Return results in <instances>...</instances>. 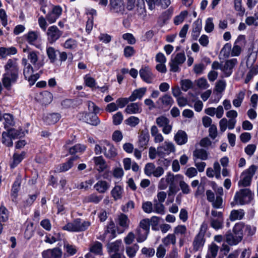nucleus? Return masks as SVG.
I'll return each mask as SVG.
<instances>
[{"label": "nucleus", "mask_w": 258, "mask_h": 258, "mask_svg": "<svg viewBox=\"0 0 258 258\" xmlns=\"http://www.w3.org/2000/svg\"><path fill=\"white\" fill-rule=\"evenodd\" d=\"M17 60L16 58L9 59L4 66L5 73L3 75L2 81L4 88L8 91L19 79L20 71Z\"/></svg>", "instance_id": "nucleus-1"}, {"label": "nucleus", "mask_w": 258, "mask_h": 258, "mask_svg": "<svg viewBox=\"0 0 258 258\" xmlns=\"http://www.w3.org/2000/svg\"><path fill=\"white\" fill-rule=\"evenodd\" d=\"M136 0H127L126 9L132 11L135 7ZM110 10L112 13L123 15L125 11L124 0H109Z\"/></svg>", "instance_id": "nucleus-2"}, {"label": "nucleus", "mask_w": 258, "mask_h": 258, "mask_svg": "<svg viewBox=\"0 0 258 258\" xmlns=\"http://www.w3.org/2000/svg\"><path fill=\"white\" fill-rule=\"evenodd\" d=\"M224 218L223 213L215 210H212L210 218V226L214 229L218 230L224 228Z\"/></svg>", "instance_id": "nucleus-3"}, {"label": "nucleus", "mask_w": 258, "mask_h": 258, "mask_svg": "<svg viewBox=\"0 0 258 258\" xmlns=\"http://www.w3.org/2000/svg\"><path fill=\"white\" fill-rule=\"evenodd\" d=\"M98 113L95 112H82L80 113L79 116L80 120L92 125H97L100 123V120L97 115Z\"/></svg>", "instance_id": "nucleus-4"}, {"label": "nucleus", "mask_w": 258, "mask_h": 258, "mask_svg": "<svg viewBox=\"0 0 258 258\" xmlns=\"http://www.w3.org/2000/svg\"><path fill=\"white\" fill-rule=\"evenodd\" d=\"M63 32L60 30L56 26L49 27L47 31V40L50 44L56 42L62 35Z\"/></svg>", "instance_id": "nucleus-5"}, {"label": "nucleus", "mask_w": 258, "mask_h": 258, "mask_svg": "<svg viewBox=\"0 0 258 258\" xmlns=\"http://www.w3.org/2000/svg\"><path fill=\"white\" fill-rule=\"evenodd\" d=\"M179 175L174 176L171 172L168 173V180L169 182V191L168 194H176L179 190L180 180L178 177Z\"/></svg>", "instance_id": "nucleus-6"}, {"label": "nucleus", "mask_w": 258, "mask_h": 258, "mask_svg": "<svg viewBox=\"0 0 258 258\" xmlns=\"http://www.w3.org/2000/svg\"><path fill=\"white\" fill-rule=\"evenodd\" d=\"M241 179L238 181V185L240 187H243L240 189L239 191H236L235 194H252V191L249 188H245V187L249 186L251 182L252 178L246 174H243L242 172Z\"/></svg>", "instance_id": "nucleus-7"}, {"label": "nucleus", "mask_w": 258, "mask_h": 258, "mask_svg": "<svg viewBox=\"0 0 258 258\" xmlns=\"http://www.w3.org/2000/svg\"><path fill=\"white\" fill-rule=\"evenodd\" d=\"M158 156L159 157H165L169 155L171 153L175 151L174 144L171 142H165L164 144L157 148Z\"/></svg>", "instance_id": "nucleus-8"}, {"label": "nucleus", "mask_w": 258, "mask_h": 258, "mask_svg": "<svg viewBox=\"0 0 258 258\" xmlns=\"http://www.w3.org/2000/svg\"><path fill=\"white\" fill-rule=\"evenodd\" d=\"M62 13V8L59 6L53 7L52 9L46 15V19L50 23H54Z\"/></svg>", "instance_id": "nucleus-9"}, {"label": "nucleus", "mask_w": 258, "mask_h": 258, "mask_svg": "<svg viewBox=\"0 0 258 258\" xmlns=\"http://www.w3.org/2000/svg\"><path fill=\"white\" fill-rule=\"evenodd\" d=\"M140 76L146 83L151 84L155 76L148 66L142 67L139 71Z\"/></svg>", "instance_id": "nucleus-10"}, {"label": "nucleus", "mask_w": 258, "mask_h": 258, "mask_svg": "<svg viewBox=\"0 0 258 258\" xmlns=\"http://www.w3.org/2000/svg\"><path fill=\"white\" fill-rule=\"evenodd\" d=\"M252 195H235L234 202L231 203L232 206L234 205H243L248 204L253 200Z\"/></svg>", "instance_id": "nucleus-11"}, {"label": "nucleus", "mask_w": 258, "mask_h": 258, "mask_svg": "<svg viewBox=\"0 0 258 258\" xmlns=\"http://www.w3.org/2000/svg\"><path fill=\"white\" fill-rule=\"evenodd\" d=\"M29 47L27 46L26 48L23 49L24 52H28V58L30 60V62L34 66V67L37 69V70L40 69L42 67L44 63L38 61V51H29Z\"/></svg>", "instance_id": "nucleus-12"}, {"label": "nucleus", "mask_w": 258, "mask_h": 258, "mask_svg": "<svg viewBox=\"0 0 258 258\" xmlns=\"http://www.w3.org/2000/svg\"><path fill=\"white\" fill-rule=\"evenodd\" d=\"M116 227L113 221H111L106 226L104 233V238L109 241L116 236Z\"/></svg>", "instance_id": "nucleus-13"}, {"label": "nucleus", "mask_w": 258, "mask_h": 258, "mask_svg": "<svg viewBox=\"0 0 258 258\" xmlns=\"http://www.w3.org/2000/svg\"><path fill=\"white\" fill-rule=\"evenodd\" d=\"M62 250L58 247H55L52 249H48L42 252L43 258H61Z\"/></svg>", "instance_id": "nucleus-14"}, {"label": "nucleus", "mask_w": 258, "mask_h": 258, "mask_svg": "<svg viewBox=\"0 0 258 258\" xmlns=\"http://www.w3.org/2000/svg\"><path fill=\"white\" fill-rule=\"evenodd\" d=\"M149 9L153 10L156 6L160 7L162 9L167 8L171 4L170 0H146Z\"/></svg>", "instance_id": "nucleus-15"}, {"label": "nucleus", "mask_w": 258, "mask_h": 258, "mask_svg": "<svg viewBox=\"0 0 258 258\" xmlns=\"http://www.w3.org/2000/svg\"><path fill=\"white\" fill-rule=\"evenodd\" d=\"M174 102V100L171 96L165 94L158 99L156 101V104L159 108L168 107V108H169Z\"/></svg>", "instance_id": "nucleus-16"}, {"label": "nucleus", "mask_w": 258, "mask_h": 258, "mask_svg": "<svg viewBox=\"0 0 258 258\" xmlns=\"http://www.w3.org/2000/svg\"><path fill=\"white\" fill-rule=\"evenodd\" d=\"M208 201L212 203L213 208L219 209L222 207L223 199L219 195H207Z\"/></svg>", "instance_id": "nucleus-17"}, {"label": "nucleus", "mask_w": 258, "mask_h": 258, "mask_svg": "<svg viewBox=\"0 0 258 258\" xmlns=\"http://www.w3.org/2000/svg\"><path fill=\"white\" fill-rule=\"evenodd\" d=\"M237 61L236 58H232L227 60L223 67L222 69L224 73L225 77H228L230 76L232 73V69L237 63Z\"/></svg>", "instance_id": "nucleus-18"}, {"label": "nucleus", "mask_w": 258, "mask_h": 258, "mask_svg": "<svg viewBox=\"0 0 258 258\" xmlns=\"http://www.w3.org/2000/svg\"><path fill=\"white\" fill-rule=\"evenodd\" d=\"M226 241L230 245H235L241 241L242 238L229 230L225 235Z\"/></svg>", "instance_id": "nucleus-19"}, {"label": "nucleus", "mask_w": 258, "mask_h": 258, "mask_svg": "<svg viewBox=\"0 0 258 258\" xmlns=\"http://www.w3.org/2000/svg\"><path fill=\"white\" fill-rule=\"evenodd\" d=\"M80 158L79 156H71L68 160L59 165L58 170L60 172H66L70 169L74 165V162Z\"/></svg>", "instance_id": "nucleus-20"}, {"label": "nucleus", "mask_w": 258, "mask_h": 258, "mask_svg": "<svg viewBox=\"0 0 258 258\" xmlns=\"http://www.w3.org/2000/svg\"><path fill=\"white\" fill-rule=\"evenodd\" d=\"M140 103H131L127 105L124 112L128 114L140 113L142 111Z\"/></svg>", "instance_id": "nucleus-21"}, {"label": "nucleus", "mask_w": 258, "mask_h": 258, "mask_svg": "<svg viewBox=\"0 0 258 258\" xmlns=\"http://www.w3.org/2000/svg\"><path fill=\"white\" fill-rule=\"evenodd\" d=\"M149 134L148 133H145L142 131L140 135L139 136L138 147L141 150H144L147 148L148 143L149 140Z\"/></svg>", "instance_id": "nucleus-22"}, {"label": "nucleus", "mask_w": 258, "mask_h": 258, "mask_svg": "<svg viewBox=\"0 0 258 258\" xmlns=\"http://www.w3.org/2000/svg\"><path fill=\"white\" fill-rule=\"evenodd\" d=\"M39 35V33L37 31H30L24 35V38L29 44L34 45L38 48L35 42L37 40Z\"/></svg>", "instance_id": "nucleus-23"}, {"label": "nucleus", "mask_w": 258, "mask_h": 258, "mask_svg": "<svg viewBox=\"0 0 258 258\" xmlns=\"http://www.w3.org/2000/svg\"><path fill=\"white\" fill-rule=\"evenodd\" d=\"M147 91L146 87L140 88L135 90L129 97V100L131 102L135 101L137 99H141L145 94Z\"/></svg>", "instance_id": "nucleus-24"}, {"label": "nucleus", "mask_w": 258, "mask_h": 258, "mask_svg": "<svg viewBox=\"0 0 258 258\" xmlns=\"http://www.w3.org/2000/svg\"><path fill=\"white\" fill-rule=\"evenodd\" d=\"M187 135L185 132L179 130L174 136V140L179 145L186 144L187 142Z\"/></svg>", "instance_id": "nucleus-25"}, {"label": "nucleus", "mask_w": 258, "mask_h": 258, "mask_svg": "<svg viewBox=\"0 0 258 258\" xmlns=\"http://www.w3.org/2000/svg\"><path fill=\"white\" fill-rule=\"evenodd\" d=\"M205 242L204 236L201 234H197L192 242L194 250L198 251L203 247Z\"/></svg>", "instance_id": "nucleus-26"}, {"label": "nucleus", "mask_w": 258, "mask_h": 258, "mask_svg": "<svg viewBox=\"0 0 258 258\" xmlns=\"http://www.w3.org/2000/svg\"><path fill=\"white\" fill-rule=\"evenodd\" d=\"M122 244L121 240H117L113 242L108 243L107 244V248L110 255L112 253H119V248Z\"/></svg>", "instance_id": "nucleus-27"}, {"label": "nucleus", "mask_w": 258, "mask_h": 258, "mask_svg": "<svg viewBox=\"0 0 258 258\" xmlns=\"http://www.w3.org/2000/svg\"><path fill=\"white\" fill-rule=\"evenodd\" d=\"M26 153L25 152H21V154L14 153L13 156V162L10 163L11 168L14 169L20 164L25 157Z\"/></svg>", "instance_id": "nucleus-28"}, {"label": "nucleus", "mask_w": 258, "mask_h": 258, "mask_svg": "<svg viewBox=\"0 0 258 258\" xmlns=\"http://www.w3.org/2000/svg\"><path fill=\"white\" fill-rule=\"evenodd\" d=\"M61 115L58 113H50L44 118V120L48 124H53L56 123L60 118Z\"/></svg>", "instance_id": "nucleus-29"}, {"label": "nucleus", "mask_w": 258, "mask_h": 258, "mask_svg": "<svg viewBox=\"0 0 258 258\" xmlns=\"http://www.w3.org/2000/svg\"><path fill=\"white\" fill-rule=\"evenodd\" d=\"M232 232L242 239L245 233L244 223L242 222L236 223L233 228Z\"/></svg>", "instance_id": "nucleus-30"}, {"label": "nucleus", "mask_w": 258, "mask_h": 258, "mask_svg": "<svg viewBox=\"0 0 258 258\" xmlns=\"http://www.w3.org/2000/svg\"><path fill=\"white\" fill-rule=\"evenodd\" d=\"M86 149V146L81 144H77L69 148L67 150L69 153V154L71 155L72 156H77L76 154L79 153L83 152Z\"/></svg>", "instance_id": "nucleus-31"}, {"label": "nucleus", "mask_w": 258, "mask_h": 258, "mask_svg": "<svg viewBox=\"0 0 258 258\" xmlns=\"http://www.w3.org/2000/svg\"><path fill=\"white\" fill-rule=\"evenodd\" d=\"M5 120L4 122V128L7 130L15 125L14 116L10 113H5L3 116Z\"/></svg>", "instance_id": "nucleus-32"}, {"label": "nucleus", "mask_w": 258, "mask_h": 258, "mask_svg": "<svg viewBox=\"0 0 258 258\" xmlns=\"http://www.w3.org/2000/svg\"><path fill=\"white\" fill-rule=\"evenodd\" d=\"M245 213L243 210H233L231 211L229 216V219L234 221L236 220H241L243 219Z\"/></svg>", "instance_id": "nucleus-33"}, {"label": "nucleus", "mask_w": 258, "mask_h": 258, "mask_svg": "<svg viewBox=\"0 0 258 258\" xmlns=\"http://www.w3.org/2000/svg\"><path fill=\"white\" fill-rule=\"evenodd\" d=\"M59 50H56L53 47H48L46 48V53L51 63H54L57 60V54Z\"/></svg>", "instance_id": "nucleus-34"}, {"label": "nucleus", "mask_w": 258, "mask_h": 258, "mask_svg": "<svg viewBox=\"0 0 258 258\" xmlns=\"http://www.w3.org/2000/svg\"><path fill=\"white\" fill-rule=\"evenodd\" d=\"M13 140L21 138L25 136V134L22 130H16L11 127L7 130Z\"/></svg>", "instance_id": "nucleus-35"}, {"label": "nucleus", "mask_w": 258, "mask_h": 258, "mask_svg": "<svg viewBox=\"0 0 258 258\" xmlns=\"http://www.w3.org/2000/svg\"><path fill=\"white\" fill-rule=\"evenodd\" d=\"M194 159H200L202 160H206L208 159V153L204 149H196L193 152Z\"/></svg>", "instance_id": "nucleus-36"}, {"label": "nucleus", "mask_w": 258, "mask_h": 258, "mask_svg": "<svg viewBox=\"0 0 258 258\" xmlns=\"http://www.w3.org/2000/svg\"><path fill=\"white\" fill-rule=\"evenodd\" d=\"M130 220L126 215L120 214L117 217V224L122 228L126 229L128 227Z\"/></svg>", "instance_id": "nucleus-37"}, {"label": "nucleus", "mask_w": 258, "mask_h": 258, "mask_svg": "<svg viewBox=\"0 0 258 258\" xmlns=\"http://www.w3.org/2000/svg\"><path fill=\"white\" fill-rule=\"evenodd\" d=\"M13 139L9 133L7 132H3L2 133V142L8 147H12L13 146Z\"/></svg>", "instance_id": "nucleus-38"}, {"label": "nucleus", "mask_w": 258, "mask_h": 258, "mask_svg": "<svg viewBox=\"0 0 258 258\" xmlns=\"http://www.w3.org/2000/svg\"><path fill=\"white\" fill-rule=\"evenodd\" d=\"M94 161L95 164L96 166H99V168L98 170L99 172L103 171L106 168L107 165L106 164V162L104 159L103 158L102 156H98L94 158Z\"/></svg>", "instance_id": "nucleus-39"}, {"label": "nucleus", "mask_w": 258, "mask_h": 258, "mask_svg": "<svg viewBox=\"0 0 258 258\" xmlns=\"http://www.w3.org/2000/svg\"><path fill=\"white\" fill-rule=\"evenodd\" d=\"M106 145L108 147V150L107 151H104V156L107 158L113 159L117 155L115 148L108 142L106 143Z\"/></svg>", "instance_id": "nucleus-40"}, {"label": "nucleus", "mask_w": 258, "mask_h": 258, "mask_svg": "<svg viewBox=\"0 0 258 258\" xmlns=\"http://www.w3.org/2000/svg\"><path fill=\"white\" fill-rule=\"evenodd\" d=\"M139 246L137 244H135L132 246H126L125 248V252L129 258L134 257L137 251H138Z\"/></svg>", "instance_id": "nucleus-41"}, {"label": "nucleus", "mask_w": 258, "mask_h": 258, "mask_svg": "<svg viewBox=\"0 0 258 258\" xmlns=\"http://www.w3.org/2000/svg\"><path fill=\"white\" fill-rule=\"evenodd\" d=\"M78 232L84 231L90 226V222L87 221H82L80 218L77 219Z\"/></svg>", "instance_id": "nucleus-42"}, {"label": "nucleus", "mask_w": 258, "mask_h": 258, "mask_svg": "<svg viewBox=\"0 0 258 258\" xmlns=\"http://www.w3.org/2000/svg\"><path fill=\"white\" fill-rule=\"evenodd\" d=\"M245 95V91H240L236 95V98L233 100V104L235 107H239L241 106Z\"/></svg>", "instance_id": "nucleus-43"}, {"label": "nucleus", "mask_w": 258, "mask_h": 258, "mask_svg": "<svg viewBox=\"0 0 258 258\" xmlns=\"http://www.w3.org/2000/svg\"><path fill=\"white\" fill-rule=\"evenodd\" d=\"M109 185L105 181H99L94 185V188L99 192H105L108 188Z\"/></svg>", "instance_id": "nucleus-44"}, {"label": "nucleus", "mask_w": 258, "mask_h": 258, "mask_svg": "<svg viewBox=\"0 0 258 258\" xmlns=\"http://www.w3.org/2000/svg\"><path fill=\"white\" fill-rule=\"evenodd\" d=\"M102 250V244L98 241H96L90 247V253H94L96 254H101Z\"/></svg>", "instance_id": "nucleus-45"}, {"label": "nucleus", "mask_w": 258, "mask_h": 258, "mask_svg": "<svg viewBox=\"0 0 258 258\" xmlns=\"http://www.w3.org/2000/svg\"><path fill=\"white\" fill-rule=\"evenodd\" d=\"M137 232V241L138 242H142L144 241L147 238L148 232L143 231L140 228L136 229Z\"/></svg>", "instance_id": "nucleus-46"}, {"label": "nucleus", "mask_w": 258, "mask_h": 258, "mask_svg": "<svg viewBox=\"0 0 258 258\" xmlns=\"http://www.w3.org/2000/svg\"><path fill=\"white\" fill-rule=\"evenodd\" d=\"M21 182L22 177L20 175H18L16 178L12 187V191L13 194H17L18 192L20 189Z\"/></svg>", "instance_id": "nucleus-47"}, {"label": "nucleus", "mask_w": 258, "mask_h": 258, "mask_svg": "<svg viewBox=\"0 0 258 258\" xmlns=\"http://www.w3.org/2000/svg\"><path fill=\"white\" fill-rule=\"evenodd\" d=\"M154 211L157 213L163 215L165 214L164 206L162 203L158 202L157 199H155L154 200L153 207Z\"/></svg>", "instance_id": "nucleus-48"}, {"label": "nucleus", "mask_w": 258, "mask_h": 258, "mask_svg": "<svg viewBox=\"0 0 258 258\" xmlns=\"http://www.w3.org/2000/svg\"><path fill=\"white\" fill-rule=\"evenodd\" d=\"M60 239L59 233H54L53 235H51V234H47L45 236V239L44 240V241L46 243L52 244L59 240Z\"/></svg>", "instance_id": "nucleus-49"}, {"label": "nucleus", "mask_w": 258, "mask_h": 258, "mask_svg": "<svg viewBox=\"0 0 258 258\" xmlns=\"http://www.w3.org/2000/svg\"><path fill=\"white\" fill-rule=\"evenodd\" d=\"M77 41L75 39L69 38L63 44V47L69 49H75L77 47Z\"/></svg>", "instance_id": "nucleus-50"}, {"label": "nucleus", "mask_w": 258, "mask_h": 258, "mask_svg": "<svg viewBox=\"0 0 258 258\" xmlns=\"http://www.w3.org/2000/svg\"><path fill=\"white\" fill-rule=\"evenodd\" d=\"M77 224L76 219L73 222L67 223L62 227V229L70 232H78Z\"/></svg>", "instance_id": "nucleus-51"}, {"label": "nucleus", "mask_w": 258, "mask_h": 258, "mask_svg": "<svg viewBox=\"0 0 258 258\" xmlns=\"http://www.w3.org/2000/svg\"><path fill=\"white\" fill-rule=\"evenodd\" d=\"M42 97L43 101L44 103H50L53 99V95L51 93L48 91H44L40 93Z\"/></svg>", "instance_id": "nucleus-52"}, {"label": "nucleus", "mask_w": 258, "mask_h": 258, "mask_svg": "<svg viewBox=\"0 0 258 258\" xmlns=\"http://www.w3.org/2000/svg\"><path fill=\"white\" fill-rule=\"evenodd\" d=\"M188 13L187 11H182L180 14L176 16L174 19V23L176 25H178L181 23L185 18L187 16Z\"/></svg>", "instance_id": "nucleus-53"}, {"label": "nucleus", "mask_w": 258, "mask_h": 258, "mask_svg": "<svg viewBox=\"0 0 258 258\" xmlns=\"http://www.w3.org/2000/svg\"><path fill=\"white\" fill-rule=\"evenodd\" d=\"M125 121L127 125L135 127L139 123L140 119L138 117L132 116L127 118Z\"/></svg>", "instance_id": "nucleus-54"}, {"label": "nucleus", "mask_w": 258, "mask_h": 258, "mask_svg": "<svg viewBox=\"0 0 258 258\" xmlns=\"http://www.w3.org/2000/svg\"><path fill=\"white\" fill-rule=\"evenodd\" d=\"M169 19V13L166 11L162 14V15L159 17L158 20V25L162 27L164 25L167 21Z\"/></svg>", "instance_id": "nucleus-55"}, {"label": "nucleus", "mask_w": 258, "mask_h": 258, "mask_svg": "<svg viewBox=\"0 0 258 258\" xmlns=\"http://www.w3.org/2000/svg\"><path fill=\"white\" fill-rule=\"evenodd\" d=\"M156 122L160 127H163L169 123V119L164 116H161L157 117L156 119Z\"/></svg>", "instance_id": "nucleus-56"}, {"label": "nucleus", "mask_w": 258, "mask_h": 258, "mask_svg": "<svg viewBox=\"0 0 258 258\" xmlns=\"http://www.w3.org/2000/svg\"><path fill=\"white\" fill-rule=\"evenodd\" d=\"M226 86V81L224 80H220L216 83L215 90L217 92L221 93L225 90Z\"/></svg>", "instance_id": "nucleus-57"}, {"label": "nucleus", "mask_w": 258, "mask_h": 258, "mask_svg": "<svg viewBox=\"0 0 258 258\" xmlns=\"http://www.w3.org/2000/svg\"><path fill=\"white\" fill-rule=\"evenodd\" d=\"M214 28V24L213 22L212 18H208L206 21L205 30L207 33L212 32Z\"/></svg>", "instance_id": "nucleus-58"}, {"label": "nucleus", "mask_w": 258, "mask_h": 258, "mask_svg": "<svg viewBox=\"0 0 258 258\" xmlns=\"http://www.w3.org/2000/svg\"><path fill=\"white\" fill-rule=\"evenodd\" d=\"M136 53V50L133 47L131 46H126L124 48L123 55L126 57H131Z\"/></svg>", "instance_id": "nucleus-59"}, {"label": "nucleus", "mask_w": 258, "mask_h": 258, "mask_svg": "<svg viewBox=\"0 0 258 258\" xmlns=\"http://www.w3.org/2000/svg\"><path fill=\"white\" fill-rule=\"evenodd\" d=\"M162 242L165 245H168L170 243L175 244L176 243L175 236L174 234H169L163 239Z\"/></svg>", "instance_id": "nucleus-60"}, {"label": "nucleus", "mask_w": 258, "mask_h": 258, "mask_svg": "<svg viewBox=\"0 0 258 258\" xmlns=\"http://www.w3.org/2000/svg\"><path fill=\"white\" fill-rule=\"evenodd\" d=\"M112 119L113 123L114 125H117L120 124L122 122V120L123 119V116L122 113L119 111L113 115Z\"/></svg>", "instance_id": "nucleus-61"}, {"label": "nucleus", "mask_w": 258, "mask_h": 258, "mask_svg": "<svg viewBox=\"0 0 258 258\" xmlns=\"http://www.w3.org/2000/svg\"><path fill=\"white\" fill-rule=\"evenodd\" d=\"M122 38L127 41L128 44L131 45L135 44L136 42V39L134 35L129 33H124L122 35Z\"/></svg>", "instance_id": "nucleus-62"}, {"label": "nucleus", "mask_w": 258, "mask_h": 258, "mask_svg": "<svg viewBox=\"0 0 258 258\" xmlns=\"http://www.w3.org/2000/svg\"><path fill=\"white\" fill-rule=\"evenodd\" d=\"M139 228L143 231L149 232L150 220L149 219H144L142 220L140 223Z\"/></svg>", "instance_id": "nucleus-63"}, {"label": "nucleus", "mask_w": 258, "mask_h": 258, "mask_svg": "<svg viewBox=\"0 0 258 258\" xmlns=\"http://www.w3.org/2000/svg\"><path fill=\"white\" fill-rule=\"evenodd\" d=\"M130 101L129 100V97L128 98H122L120 97L118 98L116 100V103L117 106H118V108H122L124 107Z\"/></svg>", "instance_id": "nucleus-64"}]
</instances>
